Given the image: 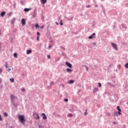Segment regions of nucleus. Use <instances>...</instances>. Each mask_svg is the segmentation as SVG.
<instances>
[{"label":"nucleus","instance_id":"nucleus-58","mask_svg":"<svg viewBox=\"0 0 128 128\" xmlns=\"http://www.w3.org/2000/svg\"><path fill=\"white\" fill-rule=\"evenodd\" d=\"M111 86H112V88H114V85L112 84H111L110 85Z\"/></svg>","mask_w":128,"mask_h":128},{"label":"nucleus","instance_id":"nucleus-7","mask_svg":"<svg viewBox=\"0 0 128 128\" xmlns=\"http://www.w3.org/2000/svg\"><path fill=\"white\" fill-rule=\"evenodd\" d=\"M6 11H2L0 14V16H1L2 18H4V16H6Z\"/></svg>","mask_w":128,"mask_h":128},{"label":"nucleus","instance_id":"nucleus-14","mask_svg":"<svg viewBox=\"0 0 128 128\" xmlns=\"http://www.w3.org/2000/svg\"><path fill=\"white\" fill-rule=\"evenodd\" d=\"M36 10H34L33 12V15H32L33 18H36Z\"/></svg>","mask_w":128,"mask_h":128},{"label":"nucleus","instance_id":"nucleus-31","mask_svg":"<svg viewBox=\"0 0 128 128\" xmlns=\"http://www.w3.org/2000/svg\"><path fill=\"white\" fill-rule=\"evenodd\" d=\"M64 24L62 23V20H60V26H63Z\"/></svg>","mask_w":128,"mask_h":128},{"label":"nucleus","instance_id":"nucleus-1","mask_svg":"<svg viewBox=\"0 0 128 128\" xmlns=\"http://www.w3.org/2000/svg\"><path fill=\"white\" fill-rule=\"evenodd\" d=\"M18 118L20 122H21L22 124H25L26 118H24V115L19 114L18 116Z\"/></svg>","mask_w":128,"mask_h":128},{"label":"nucleus","instance_id":"nucleus-28","mask_svg":"<svg viewBox=\"0 0 128 128\" xmlns=\"http://www.w3.org/2000/svg\"><path fill=\"white\" fill-rule=\"evenodd\" d=\"M124 67L126 68H128V62H127L125 64Z\"/></svg>","mask_w":128,"mask_h":128},{"label":"nucleus","instance_id":"nucleus-53","mask_svg":"<svg viewBox=\"0 0 128 128\" xmlns=\"http://www.w3.org/2000/svg\"><path fill=\"white\" fill-rule=\"evenodd\" d=\"M41 116H46V114H44V113H42V114H41Z\"/></svg>","mask_w":128,"mask_h":128},{"label":"nucleus","instance_id":"nucleus-3","mask_svg":"<svg viewBox=\"0 0 128 128\" xmlns=\"http://www.w3.org/2000/svg\"><path fill=\"white\" fill-rule=\"evenodd\" d=\"M111 45L112 46L113 48H114V50H118V45H116V43H111Z\"/></svg>","mask_w":128,"mask_h":128},{"label":"nucleus","instance_id":"nucleus-52","mask_svg":"<svg viewBox=\"0 0 128 128\" xmlns=\"http://www.w3.org/2000/svg\"><path fill=\"white\" fill-rule=\"evenodd\" d=\"M2 69L0 68V74H2Z\"/></svg>","mask_w":128,"mask_h":128},{"label":"nucleus","instance_id":"nucleus-64","mask_svg":"<svg viewBox=\"0 0 128 128\" xmlns=\"http://www.w3.org/2000/svg\"><path fill=\"white\" fill-rule=\"evenodd\" d=\"M96 8H98V4L95 5Z\"/></svg>","mask_w":128,"mask_h":128},{"label":"nucleus","instance_id":"nucleus-56","mask_svg":"<svg viewBox=\"0 0 128 128\" xmlns=\"http://www.w3.org/2000/svg\"><path fill=\"white\" fill-rule=\"evenodd\" d=\"M10 70H12V69H10V68H8V72H10Z\"/></svg>","mask_w":128,"mask_h":128},{"label":"nucleus","instance_id":"nucleus-30","mask_svg":"<svg viewBox=\"0 0 128 128\" xmlns=\"http://www.w3.org/2000/svg\"><path fill=\"white\" fill-rule=\"evenodd\" d=\"M60 60V58L58 57L56 59V62H58Z\"/></svg>","mask_w":128,"mask_h":128},{"label":"nucleus","instance_id":"nucleus-42","mask_svg":"<svg viewBox=\"0 0 128 128\" xmlns=\"http://www.w3.org/2000/svg\"><path fill=\"white\" fill-rule=\"evenodd\" d=\"M52 84H54V82H51L50 86H52Z\"/></svg>","mask_w":128,"mask_h":128},{"label":"nucleus","instance_id":"nucleus-57","mask_svg":"<svg viewBox=\"0 0 128 128\" xmlns=\"http://www.w3.org/2000/svg\"><path fill=\"white\" fill-rule=\"evenodd\" d=\"M60 86H62V88H64V84H61Z\"/></svg>","mask_w":128,"mask_h":128},{"label":"nucleus","instance_id":"nucleus-15","mask_svg":"<svg viewBox=\"0 0 128 128\" xmlns=\"http://www.w3.org/2000/svg\"><path fill=\"white\" fill-rule=\"evenodd\" d=\"M96 38V36H92V35H90V36H89L88 37V38L89 39V40H92V38Z\"/></svg>","mask_w":128,"mask_h":128},{"label":"nucleus","instance_id":"nucleus-61","mask_svg":"<svg viewBox=\"0 0 128 128\" xmlns=\"http://www.w3.org/2000/svg\"><path fill=\"white\" fill-rule=\"evenodd\" d=\"M113 124H116V122H113Z\"/></svg>","mask_w":128,"mask_h":128},{"label":"nucleus","instance_id":"nucleus-45","mask_svg":"<svg viewBox=\"0 0 128 128\" xmlns=\"http://www.w3.org/2000/svg\"><path fill=\"white\" fill-rule=\"evenodd\" d=\"M86 8H90V5L86 6Z\"/></svg>","mask_w":128,"mask_h":128},{"label":"nucleus","instance_id":"nucleus-37","mask_svg":"<svg viewBox=\"0 0 128 128\" xmlns=\"http://www.w3.org/2000/svg\"><path fill=\"white\" fill-rule=\"evenodd\" d=\"M87 111H88V110H86V112L84 113V116H88V113L86 112Z\"/></svg>","mask_w":128,"mask_h":128},{"label":"nucleus","instance_id":"nucleus-18","mask_svg":"<svg viewBox=\"0 0 128 128\" xmlns=\"http://www.w3.org/2000/svg\"><path fill=\"white\" fill-rule=\"evenodd\" d=\"M14 22H16V18H14L11 21V24H14Z\"/></svg>","mask_w":128,"mask_h":128},{"label":"nucleus","instance_id":"nucleus-6","mask_svg":"<svg viewBox=\"0 0 128 128\" xmlns=\"http://www.w3.org/2000/svg\"><path fill=\"white\" fill-rule=\"evenodd\" d=\"M26 21L25 18H22L21 20V24L22 26H26Z\"/></svg>","mask_w":128,"mask_h":128},{"label":"nucleus","instance_id":"nucleus-23","mask_svg":"<svg viewBox=\"0 0 128 128\" xmlns=\"http://www.w3.org/2000/svg\"><path fill=\"white\" fill-rule=\"evenodd\" d=\"M4 116H5L6 118H8V114L6 113V112H4Z\"/></svg>","mask_w":128,"mask_h":128},{"label":"nucleus","instance_id":"nucleus-55","mask_svg":"<svg viewBox=\"0 0 128 128\" xmlns=\"http://www.w3.org/2000/svg\"><path fill=\"white\" fill-rule=\"evenodd\" d=\"M20 2H21L22 4H24V2L22 1V0H20Z\"/></svg>","mask_w":128,"mask_h":128},{"label":"nucleus","instance_id":"nucleus-2","mask_svg":"<svg viewBox=\"0 0 128 128\" xmlns=\"http://www.w3.org/2000/svg\"><path fill=\"white\" fill-rule=\"evenodd\" d=\"M13 98H16V96H14V94H12L10 96V100L12 104L14 106L15 108H16L18 106V104L14 102V100H12Z\"/></svg>","mask_w":128,"mask_h":128},{"label":"nucleus","instance_id":"nucleus-43","mask_svg":"<svg viewBox=\"0 0 128 128\" xmlns=\"http://www.w3.org/2000/svg\"><path fill=\"white\" fill-rule=\"evenodd\" d=\"M22 92H26V88H22Z\"/></svg>","mask_w":128,"mask_h":128},{"label":"nucleus","instance_id":"nucleus-59","mask_svg":"<svg viewBox=\"0 0 128 128\" xmlns=\"http://www.w3.org/2000/svg\"><path fill=\"white\" fill-rule=\"evenodd\" d=\"M111 84H112V83H110V82H107V84H109L110 86Z\"/></svg>","mask_w":128,"mask_h":128},{"label":"nucleus","instance_id":"nucleus-47","mask_svg":"<svg viewBox=\"0 0 128 128\" xmlns=\"http://www.w3.org/2000/svg\"><path fill=\"white\" fill-rule=\"evenodd\" d=\"M2 115L0 114V122H2Z\"/></svg>","mask_w":128,"mask_h":128},{"label":"nucleus","instance_id":"nucleus-29","mask_svg":"<svg viewBox=\"0 0 128 128\" xmlns=\"http://www.w3.org/2000/svg\"><path fill=\"white\" fill-rule=\"evenodd\" d=\"M46 118H48V117L46 116H42V119L43 120H46Z\"/></svg>","mask_w":128,"mask_h":128},{"label":"nucleus","instance_id":"nucleus-13","mask_svg":"<svg viewBox=\"0 0 128 128\" xmlns=\"http://www.w3.org/2000/svg\"><path fill=\"white\" fill-rule=\"evenodd\" d=\"M114 115L115 116H118V111H114Z\"/></svg>","mask_w":128,"mask_h":128},{"label":"nucleus","instance_id":"nucleus-19","mask_svg":"<svg viewBox=\"0 0 128 128\" xmlns=\"http://www.w3.org/2000/svg\"><path fill=\"white\" fill-rule=\"evenodd\" d=\"M35 28H40V25L36 23L35 24Z\"/></svg>","mask_w":128,"mask_h":128},{"label":"nucleus","instance_id":"nucleus-60","mask_svg":"<svg viewBox=\"0 0 128 128\" xmlns=\"http://www.w3.org/2000/svg\"><path fill=\"white\" fill-rule=\"evenodd\" d=\"M53 115L55 116H56V112L53 113Z\"/></svg>","mask_w":128,"mask_h":128},{"label":"nucleus","instance_id":"nucleus-48","mask_svg":"<svg viewBox=\"0 0 128 128\" xmlns=\"http://www.w3.org/2000/svg\"><path fill=\"white\" fill-rule=\"evenodd\" d=\"M91 36H96V33H93Z\"/></svg>","mask_w":128,"mask_h":128},{"label":"nucleus","instance_id":"nucleus-10","mask_svg":"<svg viewBox=\"0 0 128 128\" xmlns=\"http://www.w3.org/2000/svg\"><path fill=\"white\" fill-rule=\"evenodd\" d=\"M100 6L102 8V12H104V14H106V10H104V5L101 4Z\"/></svg>","mask_w":128,"mask_h":128},{"label":"nucleus","instance_id":"nucleus-36","mask_svg":"<svg viewBox=\"0 0 128 128\" xmlns=\"http://www.w3.org/2000/svg\"><path fill=\"white\" fill-rule=\"evenodd\" d=\"M64 102H68V98H64Z\"/></svg>","mask_w":128,"mask_h":128},{"label":"nucleus","instance_id":"nucleus-21","mask_svg":"<svg viewBox=\"0 0 128 128\" xmlns=\"http://www.w3.org/2000/svg\"><path fill=\"white\" fill-rule=\"evenodd\" d=\"M67 116L68 118H72V113H69L68 115Z\"/></svg>","mask_w":128,"mask_h":128},{"label":"nucleus","instance_id":"nucleus-49","mask_svg":"<svg viewBox=\"0 0 128 128\" xmlns=\"http://www.w3.org/2000/svg\"><path fill=\"white\" fill-rule=\"evenodd\" d=\"M92 44H93V46H96V42H93Z\"/></svg>","mask_w":128,"mask_h":128},{"label":"nucleus","instance_id":"nucleus-34","mask_svg":"<svg viewBox=\"0 0 128 128\" xmlns=\"http://www.w3.org/2000/svg\"><path fill=\"white\" fill-rule=\"evenodd\" d=\"M98 87L99 88H102V83L98 82Z\"/></svg>","mask_w":128,"mask_h":128},{"label":"nucleus","instance_id":"nucleus-26","mask_svg":"<svg viewBox=\"0 0 128 128\" xmlns=\"http://www.w3.org/2000/svg\"><path fill=\"white\" fill-rule=\"evenodd\" d=\"M12 12H10L8 14V16H12Z\"/></svg>","mask_w":128,"mask_h":128},{"label":"nucleus","instance_id":"nucleus-41","mask_svg":"<svg viewBox=\"0 0 128 128\" xmlns=\"http://www.w3.org/2000/svg\"><path fill=\"white\" fill-rule=\"evenodd\" d=\"M44 26L42 25V26L40 27V30H42V29L44 28Z\"/></svg>","mask_w":128,"mask_h":128},{"label":"nucleus","instance_id":"nucleus-35","mask_svg":"<svg viewBox=\"0 0 128 128\" xmlns=\"http://www.w3.org/2000/svg\"><path fill=\"white\" fill-rule=\"evenodd\" d=\"M72 18H74V17H72L71 18H66V19L68 20H72Z\"/></svg>","mask_w":128,"mask_h":128},{"label":"nucleus","instance_id":"nucleus-22","mask_svg":"<svg viewBox=\"0 0 128 128\" xmlns=\"http://www.w3.org/2000/svg\"><path fill=\"white\" fill-rule=\"evenodd\" d=\"M46 34H47L48 38H50V31H48L46 32Z\"/></svg>","mask_w":128,"mask_h":128},{"label":"nucleus","instance_id":"nucleus-44","mask_svg":"<svg viewBox=\"0 0 128 128\" xmlns=\"http://www.w3.org/2000/svg\"><path fill=\"white\" fill-rule=\"evenodd\" d=\"M85 68H86V70H88V67L86 66H85Z\"/></svg>","mask_w":128,"mask_h":128},{"label":"nucleus","instance_id":"nucleus-9","mask_svg":"<svg viewBox=\"0 0 128 128\" xmlns=\"http://www.w3.org/2000/svg\"><path fill=\"white\" fill-rule=\"evenodd\" d=\"M40 2L42 4H46V2H48V0H40Z\"/></svg>","mask_w":128,"mask_h":128},{"label":"nucleus","instance_id":"nucleus-8","mask_svg":"<svg viewBox=\"0 0 128 128\" xmlns=\"http://www.w3.org/2000/svg\"><path fill=\"white\" fill-rule=\"evenodd\" d=\"M30 10H32V8H24V12H30Z\"/></svg>","mask_w":128,"mask_h":128},{"label":"nucleus","instance_id":"nucleus-4","mask_svg":"<svg viewBox=\"0 0 128 128\" xmlns=\"http://www.w3.org/2000/svg\"><path fill=\"white\" fill-rule=\"evenodd\" d=\"M65 64H66V66H68V68H72V64L70 63V62H65Z\"/></svg>","mask_w":128,"mask_h":128},{"label":"nucleus","instance_id":"nucleus-5","mask_svg":"<svg viewBox=\"0 0 128 128\" xmlns=\"http://www.w3.org/2000/svg\"><path fill=\"white\" fill-rule=\"evenodd\" d=\"M117 110L118 111V114L119 116H120L122 114V109H120V106H117L116 107Z\"/></svg>","mask_w":128,"mask_h":128},{"label":"nucleus","instance_id":"nucleus-63","mask_svg":"<svg viewBox=\"0 0 128 128\" xmlns=\"http://www.w3.org/2000/svg\"><path fill=\"white\" fill-rule=\"evenodd\" d=\"M62 56H64V52H62Z\"/></svg>","mask_w":128,"mask_h":128},{"label":"nucleus","instance_id":"nucleus-40","mask_svg":"<svg viewBox=\"0 0 128 128\" xmlns=\"http://www.w3.org/2000/svg\"><path fill=\"white\" fill-rule=\"evenodd\" d=\"M5 68H8V62H6L5 64Z\"/></svg>","mask_w":128,"mask_h":128},{"label":"nucleus","instance_id":"nucleus-54","mask_svg":"<svg viewBox=\"0 0 128 128\" xmlns=\"http://www.w3.org/2000/svg\"><path fill=\"white\" fill-rule=\"evenodd\" d=\"M48 48H50V49L52 48V46L51 45H49L48 47Z\"/></svg>","mask_w":128,"mask_h":128},{"label":"nucleus","instance_id":"nucleus-50","mask_svg":"<svg viewBox=\"0 0 128 128\" xmlns=\"http://www.w3.org/2000/svg\"><path fill=\"white\" fill-rule=\"evenodd\" d=\"M61 48L62 50H66V48H64V47L61 46Z\"/></svg>","mask_w":128,"mask_h":128},{"label":"nucleus","instance_id":"nucleus-38","mask_svg":"<svg viewBox=\"0 0 128 128\" xmlns=\"http://www.w3.org/2000/svg\"><path fill=\"white\" fill-rule=\"evenodd\" d=\"M36 34H37L38 36H40V32H37Z\"/></svg>","mask_w":128,"mask_h":128},{"label":"nucleus","instance_id":"nucleus-51","mask_svg":"<svg viewBox=\"0 0 128 128\" xmlns=\"http://www.w3.org/2000/svg\"><path fill=\"white\" fill-rule=\"evenodd\" d=\"M36 40H40V36H38V37L36 38Z\"/></svg>","mask_w":128,"mask_h":128},{"label":"nucleus","instance_id":"nucleus-46","mask_svg":"<svg viewBox=\"0 0 128 128\" xmlns=\"http://www.w3.org/2000/svg\"><path fill=\"white\" fill-rule=\"evenodd\" d=\"M47 58H49V60L50 59V55H48Z\"/></svg>","mask_w":128,"mask_h":128},{"label":"nucleus","instance_id":"nucleus-27","mask_svg":"<svg viewBox=\"0 0 128 128\" xmlns=\"http://www.w3.org/2000/svg\"><path fill=\"white\" fill-rule=\"evenodd\" d=\"M122 28H125V30H126V28H127L126 26H124V24H122Z\"/></svg>","mask_w":128,"mask_h":128},{"label":"nucleus","instance_id":"nucleus-25","mask_svg":"<svg viewBox=\"0 0 128 128\" xmlns=\"http://www.w3.org/2000/svg\"><path fill=\"white\" fill-rule=\"evenodd\" d=\"M36 116L35 118L36 120H40V115L38 114H36Z\"/></svg>","mask_w":128,"mask_h":128},{"label":"nucleus","instance_id":"nucleus-62","mask_svg":"<svg viewBox=\"0 0 128 128\" xmlns=\"http://www.w3.org/2000/svg\"><path fill=\"white\" fill-rule=\"evenodd\" d=\"M56 22V26H58V22Z\"/></svg>","mask_w":128,"mask_h":128},{"label":"nucleus","instance_id":"nucleus-11","mask_svg":"<svg viewBox=\"0 0 128 128\" xmlns=\"http://www.w3.org/2000/svg\"><path fill=\"white\" fill-rule=\"evenodd\" d=\"M74 83V80H69L68 82V84H72Z\"/></svg>","mask_w":128,"mask_h":128},{"label":"nucleus","instance_id":"nucleus-32","mask_svg":"<svg viewBox=\"0 0 128 128\" xmlns=\"http://www.w3.org/2000/svg\"><path fill=\"white\" fill-rule=\"evenodd\" d=\"M13 2H14V8H16V1H14Z\"/></svg>","mask_w":128,"mask_h":128},{"label":"nucleus","instance_id":"nucleus-39","mask_svg":"<svg viewBox=\"0 0 128 128\" xmlns=\"http://www.w3.org/2000/svg\"><path fill=\"white\" fill-rule=\"evenodd\" d=\"M56 118H60V115L58 114H56Z\"/></svg>","mask_w":128,"mask_h":128},{"label":"nucleus","instance_id":"nucleus-16","mask_svg":"<svg viewBox=\"0 0 128 128\" xmlns=\"http://www.w3.org/2000/svg\"><path fill=\"white\" fill-rule=\"evenodd\" d=\"M98 91V88H95L94 90H93V92L94 94H96V92Z\"/></svg>","mask_w":128,"mask_h":128},{"label":"nucleus","instance_id":"nucleus-12","mask_svg":"<svg viewBox=\"0 0 128 128\" xmlns=\"http://www.w3.org/2000/svg\"><path fill=\"white\" fill-rule=\"evenodd\" d=\"M32 52V50H26V54H30Z\"/></svg>","mask_w":128,"mask_h":128},{"label":"nucleus","instance_id":"nucleus-33","mask_svg":"<svg viewBox=\"0 0 128 128\" xmlns=\"http://www.w3.org/2000/svg\"><path fill=\"white\" fill-rule=\"evenodd\" d=\"M118 70H120V68H122V66H120V64H118Z\"/></svg>","mask_w":128,"mask_h":128},{"label":"nucleus","instance_id":"nucleus-24","mask_svg":"<svg viewBox=\"0 0 128 128\" xmlns=\"http://www.w3.org/2000/svg\"><path fill=\"white\" fill-rule=\"evenodd\" d=\"M10 80L11 82H14V78H10Z\"/></svg>","mask_w":128,"mask_h":128},{"label":"nucleus","instance_id":"nucleus-20","mask_svg":"<svg viewBox=\"0 0 128 128\" xmlns=\"http://www.w3.org/2000/svg\"><path fill=\"white\" fill-rule=\"evenodd\" d=\"M14 58H18V53L16 52H14L13 54Z\"/></svg>","mask_w":128,"mask_h":128},{"label":"nucleus","instance_id":"nucleus-17","mask_svg":"<svg viewBox=\"0 0 128 128\" xmlns=\"http://www.w3.org/2000/svg\"><path fill=\"white\" fill-rule=\"evenodd\" d=\"M66 72H72V69H70V68H67L66 69Z\"/></svg>","mask_w":128,"mask_h":128}]
</instances>
